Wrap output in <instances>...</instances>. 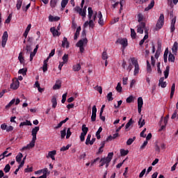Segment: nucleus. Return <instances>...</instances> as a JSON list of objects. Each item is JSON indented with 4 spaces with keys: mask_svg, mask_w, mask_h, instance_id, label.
<instances>
[{
    "mask_svg": "<svg viewBox=\"0 0 178 178\" xmlns=\"http://www.w3.org/2000/svg\"><path fill=\"white\" fill-rule=\"evenodd\" d=\"M146 70L147 72V73L151 74V72H152V69L151 68V64H149V61H147V68Z\"/></svg>",
    "mask_w": 178,
    "mask_h": 178,
    "instance_id": "nucleus-39",
    "label": "nucleus"
},
{
    "mask_svg": "<svg viewBox=\"0 0 178 178\" xmlns=\"http://www.w3.org/2000/svg\"><path fill=\"white\" fill-rule=\"evenodd\" d=\"M82 134L87 135V133H88V127H86V124L82 125Z\"/></svg>",
    "mask_w": 178,
    "mask_h": 178,
    "instance_id": "nucleus-40",
    "label": "nucleus"
},
{
    "mask_svg": "<svg viewBox=\"0 0 178 178\" xmlns=\"http://www.w3.org/2000/svg\"><path fill=\"white\" fill-rule=\"evenodd\" d=\"M23 126H31V122L29 120H26L25 122H22L19 124V127H23Z\"/></svg>",
    "mask_w": 178,
    "mask_h": 178,
    "instance_id": "nucleus-31",
    "label": "nucleus"
},
{
    "mask_svg": "<svg viewBox=\"0 0 178 178\" xmlns=\"http://www.w3.org/2000/svg\"><path fill=\"white\" fill-rule=\"evenodd\" d=\"M74 10L76 12V13H79L80 16L82 17L83 20L86 19V12H87V6H85L83 9L81 8L79 6H76L74 8Z\"/></svg>",
    "mask_w": 178,
    "mask_h": 178,
    "instance_id": "nucleus-5",
    "label": "nucleus"
},
{
    "mask_svg": "<svg viewBox=\"0 0 178 178\" xmlns=\"http://www.w3.org/2000/svg\"><path fill=\"white\" fill-rule=\"evenodd\" d=\"M69 120V118H66L64 120L61 121L58 125L55 127V129H60L63 124L66 123Z\"/></svg>",
    "mask_w": 178,
    "mask_h": 178,
    "instance_id": "nucleus-24",
    "label": "nucleus"
},
{
    "mask_svg": "<svg viewBox=\"0 0 178 178\" xmlns=\"http://www.w3.org/2000/svg\"><path fill=\"white\" fill-rule=\"evenodd\" d=\"M135 140H136V136H134L132 138H129L127 141V145H131L132 143H134Z\"/></svg>",
    "mask_w": 178,
    "mask_h": 178,
    "instance_id": "nucleus-43",
    "label": "nucleus"
},
{
    "mask_svg": "<svg viewBox=\"0 0 178 178\" xmlns=\"http://www.w3.org/2000/svg\"><path fill=\"white\" fill-rule=\"evenodd\" d=\"M51 103H52V108H56V106L58 105V102L56 101V97H52Z\"/></svg>",
    "mask_w": 178,
    "mask_h": 178,
    "instance_id": "nucleus-30",
    "label": "nucleus"
},
{
    "mask_svg": "<svg viewBox=\"0 0 178 178\" xmlns=\"http://www.w3.org/2000/svg\"><path fill=\"white\" fill-rule=\"evenodd\" d=\"M170 67L169 66L166 67V70L164 71V76H165V79H168V77L169 76V70H170Z\"/></svg>",
    "mask_w": 178,
    "mask_h": 178,
    "instance_id": "nucleus-45",
    "label": "nucleus"
},
{
    "mask_svg": "<svg viewBox=\"0 0 178 178\" xmlns=\"http://www.w3.org/2000/svg\"><path fill=\"white\" fill-rule=\"evenodd\" d=\"M171 119H178L177 110H175L171 116Z\"/></svg>",
    "mask_w": 178,
    "mask_h": 178,
    "instance_id": "nucleus-53",
    "label": "nucleus"
},
{
    "mask_svg": "<svg viewBox=\"0 0 178 178\" xmlns=\"http://www.w3.org/2000/svg\"><path fill=\"white\" fill-rule=\"evenodd\" d=\"M9 37V35H8V31H5L3 33L2 38H1V46L3 48H5L6 46V42H8V38Z\"/></svg>",
    "mask_w": 178,
    "mask_h": 178,
    "instance_id": "nucleus-11",
    "label": "nucleus"
},
{
    "mask_svg": "<svg viewBox=\"0 0 178 178\" xmlns=\"http://www.w3.org/2000/svg\"><path fill=\"white\" fill-rule=\"evenodd\" d=\"M176 88V84L173 83L171 87V92H170V98H173V95H175V90Z\"/></svg>",
    "mask_w": 178,
    "mask_h": 178,
    "instance_id": "nucleus-34",
    "label": "nucleus"
},
{
    "mask_svg": "<svg viewBox=\"0 0 178 178\" xmlns=\"http://www.w3.org/2000/svg\"><path fill=\"white\" fill-rule=\"evenodd\" d=\"M38 131H40V127H35V128H33L32 129V136H33V139L34 140H37V133H38Z\"/></svg>",
    "mask_w": 178,
    "mask_h": 178,
    "instance_id": "nucleus-13",
    "label": "nucleus"
},
{
    "mask_svg": "<svg viewBox=\"0 0 178 178\" xmlns=\"http://www.w3.org/2000/svg\"><path fill=\"white\" fill-rule=\"evenodd\" d=\"M159 86H160V87H161V88H165L166 87V86H167L166 81H165V79L163 77H162L159 79Z\"/></svg>",
    "mask_w": 178,
    "mask_h": 178,
    "instance_id": "nucleus-20",
    "label": "nucleus"
},
{
    "mask_svg": "<svg viewBox=\"0 0 178 178\" xmlns=\"http://www.w3.org/2000/svg\"><path fill=\"white\" fill-rule=\"evenodd\" d=\"M50 31L53 34L54 37H58V35H60V32L58 31V30H56L55 27L51 28Z\"/></svg>",
    "mask_w": 178,
    "mask_h": 178,
    "instance_id": "nucleus-18",
    "label": "nucleus"
},
{
    "mask_svg": "<svg viewBox=\"0 0 178 178\" xmlns=\"http://www.w3.org/2000/svg\"><path fill=\"white\" fill-rule=\"evenodd\" d=\"M15 102H16V99H13L6 106V109H9L10 106H12V105H13V104H15Z\"/></svg>",
    "mask_w": 178,
    "mask_h": 178,
    "instance_id": "nucleus-36",
    "label": "nucleus"
},
{
    "mask_svg": "<svg viewBox=\"0 0 178 178\" xmlns=\"http://www.w3.org/2000/svg\"><path fill=\"white\" fill-rule=\"evenodd\" d=\"M23 158V154L22 153H19L17 156H16V161L17 162H18V163L20 164V163L22 162V159Z\"/></svg>",
    "mask_w": 178,
    "mask_h": 178,
    "instance_id": "nucleus-29",
    "label": "nucleus"
},
{
    "mask_svg": "<svg viewBox=\"0 0 178 178\" xmlns=\"http://www.w3.org/2000/svg\"><path fill=\"white\" fill-rule=\"evenodd\" d=\"M137 35V33H136V31H134V29H131V38L134 39L136 38Z\"/></svg>",
    "mask_w": 178,
    "mask_h": 178,
    "instance_id": "nucleus-52",
    "label": "nucleus"
},
{
    "mask_svg": "<svg viewBox=\"0 0 178 178\" xmlns=\"http://www.w3.org/2000/svg\"><path fill=\"white\" fill-rule=\"evenodd\" d=\"M18 73L19 74H22L23 76H26V74L27 73V69L26 68L20 69Z\"/></svg>",
    "mask_w": 178,
    "mask_h": 178,
    "instance_id": "nucleus-42",
    "label": "nucleus"
},
{
    "mask_svg": "<svg viewBox=\"0 0 178 178\" xmlns=\"http://www.w3.org/2000/svg\"><path fill=\"white\" fill-rule=\"evenodd\" d=\"M107 99H108V101H113V97L112 92H110L107 95Z\"/></svg>",
    "mask_w": 178,
    "mask_h": 178,
    "instance_id": "nucleus-57",
    "label": "nucleus"
},
{
    "mask_svg": "<svg viewBox=\"0 0 178 178\" xmlns=\"http://www.w3.org/2000/svg\"><path fill=\"white\" fill-rule=\"evenodd\" d=\"M175 24H176V17L172 19L170 25V32L173 33L175 30Z\"/></svg>",
    "mask_w": 178,
    "mask_h": 178,
    "instance_id": "nucleus-19",
    "label": "nucleus"
},
{
    "mask_svg": "<svg viewBox=\"0 0 178 178\" xmlns=\"http://www.w3.org/2000/svg\"><path fill=\"white\" fill-rule=\"evenodd\" d=\"M131 124H133V120L131 119L125 125L126 130H127V129H129V127H130V126H131Z\"/></svg>",
    "mask_w": 178,
    "mask_h": 178,
    "instance_id": "nucleus-56",
    "label": "nucleus"
},
{
    "mask_svg": "<svg viewBox=\"0 0 178 178\" xmlns=\"http://www.w3.org/2000/svg\"><path fill=\"white\" fill-rule=\"evenodd\" d=\"M60 17H54L52 15L49 16V22H58V20H60Z\"/></svg>",
    "mask_w": 178,
    "mask_h": 178,
    "instance_id": "nucleus-28",
    "label": "nucleus"
},
{
    "mask_svg": "<svg viewBox=\"0 0 178 178\" xmlns=\"http://www.w3.org/2000/svg\"><path fill=\"white\" fill-rule=\"evenodd\" d=\"M169 62H175V56L172 54H170L168 56Z\"/></svg>",
    "mask_w": 178,
    "mask_h": 178,
    "instance_id": "nucleus-54",
    "label": "nucleus"
},
{
    "mask_svg": "<svg viewBox=\"0 0 178 178\" xmlns=\"http://www.w3.org/2000/svg\"><path fill=\"white\" fill-rule=\"evenodd\" d=\"M143 105H144V102L143 101V97L138 98V107L143 108Z\"/></svg>",
    "mask_w": 178,
    "mask_h": 178,
    "instance_id": "nucleus-35",
    "label": "nucleus"
},
{
    "mask_svg": "<svg viewBox=\"0 0 178 178\" xmlns=\"http://www.w3.org/2000/svg\"><path fill=\"white\" fill-rule=\"evenodd\" d=\"M19 86L20 82H19V79H17V78H15L13 79V83L10 84V88L12 90H17Z\"/></svg>",
    "mask_w": 178,
    "mask_h": 178,
    "instance_id": "nucleus-10",
    "label": "nucleus"
},
{
    "mask_svg": "<svg viewBox=\"0 0 178 178\" xmlns=\"http://www.w3.org/2000/svg\"><path fill=\"white\" fill-rule=\"evenodd\" d=\"M133 101H134V97L133 96H129L127 99V104H130L131 102H133Z\"/></svg>",
    "mask_w": 178,
    "mask_h": 178,
    "instance_id": "nucleus-61",
    "label": "nucleus"
},
{
    "mask_svg": "<svg viewBox=\"0 0 178 178\" xmlns=\"http://www.w3.org/2000/svg\"><path fill=\"white\" fill-rule=\"evenodd\" d=\"M6 149H7L6 151L3 152V154L0 155V161L1 159H5L6 157L8 158V156H10L12 155V153H9L8 154V149H10V148L8 147Z\"/></svg>",
    "mask_w": 178,
    "mask_h": 178,
    "instance_id": "nucleus-16",
    "label": "nucleus"
},
{
    "mask_svg": "<svg viewBox=\"0 0 178 178\" xmlns=\"http://www.w3.org/2000/svg\"><path fill=\"white\" fill-rule=\"evenodd\" d=\"M95 89L96 90V91H98V92H99V94H102V87L97 86Z\"/></svg>",
    "mask_w": 178,
    "mask_h": 178,
    "instance_id": "nucleus-62",
    "label": "nucleus"
},
{
    "mask_svg": "<svg viewBox=\"0 0 178 178\" xmlns=\"http://www.w3.org/2000/svg\"><path fill=\"white\" fill-rule=\"evenodd\" d=\"M61 85L60 83H56L54 86H53V89L54 90H59V88H60Z\"/></svg>",
    "mask_w": 178,
    "mask_h": 178,
    "instance_id": "nucleus-64",
    "label": "nucleus"
},
{
    "mask_svg": "<svg viewBox=\"0 0 178 178\" xmlns=\"http://www.w3.org/2000/svg\"><path fill=\"white\" fill-rule=\"evenodd\" d=\"M81 69V65L80 64H75L72 67V70L74 72H79Z\"/></svg>",
    "mask_w": 178,
    "mask_h": 178,
    "instance_id": "nucleus-26",
    "label": "nucleus"
},
{
    "mask_svg": "<svg viewBox=\"0 0 178 178\" xmlns=\"http://www.w3.org/2000/svg\"><path fill=\"white\" fill-rule=\"evenodd\" d=\"M57 3H58V0H51L50 1L51 8H55V6H56Z\"/></svg>",
    "mask_w": 178,
    "mask_h": 178,
    "instance_id": "nucleus-47",
    "label": "nucleus"
},
{
    "mask_svg": "<svg viewBox=\"0 0 178 178\" xmlns=\"http://www.w3.org/2000/svg\"><path fill=\"white\" fill-rule=\"evenodd\" d=\"M177 49H178V43H177V42H175L173 46L172 47V54L176 55V54H177Z\"/></svg>",
    "mask_w": 178,
    "mask_h": 178,
    "instance_id": "nucleus-21",
    "label": "nucleus"
},
{
    "mask_svg": "<svg viewBox=\"0 0 178 178\" xmlns=\"http://www.w3.org/2000/svg\"><path fill=\"white\" fill-rule=\"evenodd\" d=\"M90 141H91V134H88L86 140V145H90Z\"/></svg>",
    "mask_w": 178,
    "mask_h": 178,
    "instance_id": "nucleus-58",
    "label": "nucleus"
},
{
    "mask_svg": "<svg viewBox=\"0 0 178 178\" xmlns=\"http://www.w3.org/2000/svg\"><path fill=\"white\" fill-rule=\"evenodd\" d=\"M63 63H66L67 60H69V55L68 54H64L63 56Z\"/></svg>",
    "mask_w": 178,
    "mask_h": 178,
    "instance_id": "nucleus-51",
    "label": "nucleus"
},
{
    "mask_svg": "<svg viewBox=\"0 0 178 178\" xmlns=\"http://www.w3.org/2000/svg\"><path fill=\"white\" fill-rule=\"evenodd\" d=\"M42 70L44 73L48 70V58L44 60Z\"/></svg>",
    "mask_w": 178,
    "mask_h": 178,
    "instance_id": "nucleus-23",
    "label": "nucleus"
},
{
    "mask_svg": "<svg viewBox=\"0 0 178 178\" xmlns=\"http://www.w3.org/2000/svg\"><path fill=\"white\" fill-rule=\"evenodd\" d=\"M37 139H33L31 141V143L29 144H28L26 146L23 147L21 149V151H26L27 149H31V148H34V147H35V140Z\"/></svg>",
    "mask_w": 178,
    "mask_h": 178,
    "instance_id": "nucleus-8",
    "label": "nucleus"
},
{
    "mask_svg": "<svg viewBox=\"0 0 178 178\" xmlns=\"http://www.w3.org/2000/svg\"><path fill=\"white\" fill-rule=\"evenodd\" d=\"M154 6H155V1L152 0L150 1V3L148 4V6L145 8V12H148V10H151V9L154 8Z\"/></svg>",
    "mask_w": 178,
    "mask_h": 178,
    "instance_id": "nucleus-15",
    "label": "nucleus"
},
{
    "mask_svg": "<svg viewBox=\"0 0 178 178\" xmlns=\"http://www.w3.org/2000/svg\"><path fill=\"white\" fill-rule=\"evenodd\" d=\"M80 31H81V26H79V27L76 29V33H75V34H74V40H77L79 35H80Z\"/></svg>",
    "mask_w": 178,
    "mask_h": 178,
    "instance_id": "nucleus-25",
    "label": "nucleus"
},
{
    "mask_svg": "<svg viewBox=\"0 0 178 178\" xmlns=\"http://www.w3.org/2000/svg\"><path fill=\"white\" fill-rule=\"evenodd\" d=\"M120 154H121V156H126V155H127V154H129V150H124V149H122L120 150Z\"/></svg>",
    "mask_w": 178,
    "mask_h": 178,
    "instance_id": "nucleus-49",
    "label": "nucleus"
},
{
    "mask_svg": "<svg viewBox=\"0 0 178 178\" xmlns=\"http://www.w3.org/2000/svg\"><path fill=\"white\" fill-rule=\"evenodd\" d=\"M145 124V120H143V118H140L138 121V125L140 126V128L143 127Z\"/></svg>",
    "mask_w": 178,
    "mask_h": 178,
    "instance_id": "nucleus-46",
    "label": "nucleus"
},
{
    "mask_svg": "<svg viewBox=\"0 0 178 178\" xmlns=\"http://www.w3.org/2000/svg\"><path fill=\"white\" fill-rule=\"evenodd\" d=\"M145 29V23L141 22L137 26V33L139 34H143L144 33V29Z\"/></svg>",
    "mask_w": 178,
    "mask_h": 178,
    "instance_id": "nucleus-12",
    "label": "nucleus"
},
{
    "mask_svg": "<svg viewBox=\"0 0 178 178\" xmlns=\"http://www.w3.org/2000/svg\"><path fill=\"white\" fill-rule=\"evenodd\" d=\"M70 148V145H67V146H63V147L60 148V151H67Z\"/></svg>",
    "mask_w": 178,
    "mask_h": 178,
    "instance_id": "nucleus-63",
    "label": "nucleus"
},
{
    "mask_svg": "<svg viewBox=\"0 0 178 178\" xmlns=\"http://www.w3.org/2000/svg\"><path fill=\"white\" fill-rule=\"evenodd\" d=\"M87 42H88V40H87V38H85L83 39H81L76 43V47L79 48L80 52L81 54L84 52V47L87 45Z\"/></svg>",
    "mask_w": 178,
    "mask_h": 178,
    "instance_id": "nucleus-6",
    "label": "nucleus"
},
{
    "mask_svg": "<svg viewBox=\"0 0 178 178\" xmlns=\"http://www.w3.org/2000/svg\"><path fill=\"white\" fill-rule=\"evenodd\" d=\"M115 89L118 92H122V84H120V83H118Z\"/></svg>",
    "mask_w": 178,
    "mask_h": 178,
    "instance_id": "nucleus-55",
    "label": "nucleus"
},
{
    "mask_svg": "<svg viewBox=\"0 0 178 178\" xmlns=\"http://www.w3.org/2000/svg\"><path fill=\"white\" fill-rule=\"evenodd\" d=\"M41 173H48V168H44L35 172V175H41Z\"/></svg>",
    "mask_w": 178,
    "mask_h": 178,
    "instance_id": "nucleus-27",
    "label": "nucleus"
},
{
    "mask_svg": "<svg viewBox=\"0 0 178 178\" xmlns=\"http://www.w3.org/2000/svg\"><path fill=\"white\" fill-rule=\"evenodd\" d=\"M143 20H144V15L141 13L138 14V22L140 23V22H143Z\"/></svg>",
    "mask_w": 178,
    "mask_h": 178,
    "instance_id": "nucleus-48",
    "label": "nucleus"
},
{
    "mask_svg": "<svg viewBox=\"0 0 178 178\" xmlns=\"http://www.w3.org/2000/svg\"><path fill=\"white\" fill-rule=\"evenodd\" d=\"M62 47L63 48H65V47L69 48V42L67 41V38L66 37L63 38V40L62 41Z\"/></svg>",
    "mask_w": 178,
    "mask_h": 178,
    "instance_id": "nucleus-22",
    "label": "nucleus"
},
{
    "mask_svg": "<svg viewBox=\"0 0 178 178\" xmlns=\"http://www.w3.org/2000/svg\"><path fill=\"white\" fill-rule=\"evenodd\" d=\"M24 49L26 51V54H30L33 49L31 48V46L30 44H26V47H24Z\"/></svg>",
    "mask_w": 178,
    "mask_h": 178,
    "instance_id": "nucleus-41",
    "label": "nucleus"
},
{
    "mask_svg": "<svg viewBox=\"0 0 178 178\" xmlns=\"http://www.w3.org/2000/svg\"><path fill=\"white\" fill-rule=\"evenodd\" d=\"M163 24H165V16L163 15V14H161L159 19L157 20L154 30L156 31H159V30H161V29L163 27Z\"/></svg>",
    "mask_w": 178,
    "mask_h": 178,
    "instance_id": "nucleus-3",
    "label": "nucleus"
},
{
    "mask_svg": "<svg viewBox=\"0 0 178 178\" xmlns=\"http://www.w3.org/2000/svg\"><path fill=\"white\" fill-rule=\"evenodd\" d=\"M18 59H19L20 63H24V57L23 56V52L22 51H21L19 54Z\"/></svg>",
    "mask_w": 178,
    "mask_h": 178,
    "instance_id": "nucleus-32",
    "label": "nucleus"
},
{
    "mask_svg": "<svg viewBox=\"0 0 178 178\" xmlns=\"http://www.w3.org/2000/svg\"><path fill=\"white\" fill-rule=\"evenodd\" d=\"M69 0H62L61 1V8L62 9H65L66 8V5H67Z\"/></svg>",
    "mask_w": 178,
    "mask_h": 178,
    "instance_id": "nucleus-44",
    "label": "nucleus"
},
{
    "mask_svg": "<svg viewBox=\"0 0 178 178\" xmlns=\"http://www.w3.org/2000/svg\"><path fill=\"white\" fill-rule=\"evenodd\" d=\"M70 136H72V131H70V128H68L67 130L66 138H70Z\"/></svg>",
    "mask_w": 178,
    "mask_h": 178,
    "instance_id": "nucleus-59",
    "label": "nucleus"
},
{
    "mask_svg": "<svg viewBox=\"0 0 178 178\" xmlns=\"http://www.w3.org/2000/svg\"><path fill=\"white\" fill-rule=\"evenodd\" d=\"M113 158V152L108 153V156L106 158H102L100 160V166H104V165H106V168H108L109 166V163L111 161H112V159Z\"/></svg>",
    "mask_w": 178,
    "mask_h": 178,
    "instance_id": "nucleus-2",
    "label": "nucleus"
},
{
    "mask_svg": "<svg viewBox=\"0 0 178 178\" xmlns=\"http://www.w3.org/2000/svg\"><path fill=\"white\" fill-rule=\"evenodd\" d=\"M149 0H134L136 3L138 5H143V3H147Z\"/></svg>",
    "mask_w": 178,
    "mask_h": 178,
    "instance_id": "nucleus-38",
    "label": "nucleus"
},
{
    "mask_svg": "<svg viewBox=\"0 0 178 178\" xmlns=\"http://www.w3.org/2000/svg\"><path fill=\"white\" fill-rule=\"evenodd\" d=\"M145 36L143 38V39H142L140 42H139V45H143L144 44V42H145V40H148V29H145Z\"/></svg>",
    "mask_w": 178,
    "mask_h": 178,
    "instance_id": "nucleus-17",
    "label": "nucleus"
},
{
    "mask_svg": "<svg viewBox=\"0 0 178 178\" xmlns=\"http://www.w3.org/2000/svg\"><path fill=\"white\" fill-rule=\"evenodd\" d=\"M162 51V49L161 48V45L159 44L158 49L156 51L154 56H151V63L152 65L155 66V63L156 62V59L159 58V55H161V52Z\"/></svg>",
    "mask_w": 178,
    "mask_h": 178,
    "instance_id": "nucleus-7",
    "label": "nucleus"
},
{
    "mask_svg": "<svg viewBox=\"0 0 178 178\" xmlns=\"http://www.w3.org/2000/svg\"><path fill=\"white\" fill-rule=\"evenodd\" d=\"M115 43L116 44H120V45H122V48H124H124H126V47H127V45H128L127 38H118L117 40V41L115 42Z\"/></svg>",
    "mask_w": 178,
    "mask_h": 178,
    "instance_id": "nucleus-9",
    "label": "nucleus"
},
{
    "mask_svg": "<svg viewBox=\"0 0 178 178\" xmlns=\"http://www.w3.org/2000/svg\"><path fill=\"white\" fill-rule=\"evenodd\" d=\"M55 155H56V150L50 151L46 156V158H51L52 161H55Z\"/></svg>",
    "mask_w": 178,
    "mask_h": 178,
    "instance_id": "nucleus-14",
    "label": "nucleus"
},
{
    "mask_svg": "<svg viewBox=\"0 0 178 178\" xmlns=\"http://www.w3.org/2000/svg\"><path fill=\"white\" fill-rule=\"evenodd\" d=\"M102 132V127H99V129L97 130V131L96 132V137L97 138V140H99V138H101V133Z\"/></svg>",
    "mask_w": 178,
    "mask_h": 178,
    "instance_id": "nucleus-37",
    "label": "nucleus"
},
{
    "mask_svg": "<svg viewBox=\"0 0 178 178\" xmlns=\"http://www.w3.org/2000/svg\"><path fill=\"white\" fill-rule=\"evenodd\" d=\"M130 60L134 66V76H137L140 73V65H138V60L134 57L131 58Z\"/></svg>",
    "mask_w": 178,
    "mask_h": 178,
    "instance_id": "nucleus-4",
    "label": "nucleus"
},
{
    "mask_svg": "<svg viewBox=\"0 0 178 178\" xmlns=\"http://www.w3.org/2000/svg\"><path fill=\"white\" fill-rule=\"evenodd\" d=\"M60 136L62 139L66 137V128H64L63 130L60 131Z\"/></svg>",
    "mask_w": 178,
    "mask_h": 178,
    "instance_id": "nucleus-50",
    "label": "nucleus"
},
{
    "mask_svg": "<svg viewBox=\"0 0 178 178\" xmlns=\"http://www.w3.org/2000/svg\"><path fill=\"white\" fill-rule=\"evenodd\" d=\"M22 3H23V0H17L16 8L17 10H20V8H22Z\"/></svg>",
    "mask_w": 178,
    "mask_h": 178,
    "instance_id": "nucleus-33",
    "label": "nucleus"
},
{
    "mask_svg": "<svg viewBox=\"0 0 178 178\" xmlns=\"http://www.w3.org/2000/svg\"><path fill=\"white\" fill-rule=\"evenodd\" d=\"M88 17L89 21H86L83 24L84 29L88 27V26L89 27H90V29H94V26H95V23H97V17L98 18V23L99 26H104V18L102 17V13H101V11H93L92 8L90 7L88 8Z\"/></svg>",
    "mask_w": 178,
    "mask_h": 178,
    "instance_id": "nucleus-1",
    "label": "nucleus"
},
{
    "mask_svg": "<svg viewBox=\"0 0 178 178\" xmlns=\"http://www.w3.org/2000/svg\"><path fill=\"white\" fill-rule=\"evenodd\" d=\"M5 173H8L9 170H10V165L9 164H7L4 169H3Z\"/></svg>",
    "mask_w": 178,
    "mask_h": 178,
    "instance_id": "nucleus-60",
    "label": "nucleus"
}]
</instances>
